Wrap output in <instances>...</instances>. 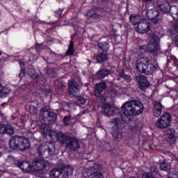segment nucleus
Returning <instances> with one entry per match:
<instances>
[{"mask_svg":"<svg viewBox=\"0 0 178 178\" xmlns=\"http://www.w3.org/2000/svg\"><path fill=\"white\" fill-rule=\"evenodd\" d=\"M143 2H151L152 0H142Z\"/></svg>","mask_w":178,"mask_h":178,"instance_id":"49","label":"nucleus"},{"mask_svg":"<svg viewBox=\"0 0 178 178\" xmlns=\"http://www.w3.org/2000/svg\"><path fill=\"white\" fill-rule=\"evenodd\" d=\"M49 92H51V90H49V89H47V90L44 91V94H46V95H47V94H49Z\"/></svg>","mask_w":178,"mask_h":178,"instance_id":"47","label":"nucleus"},{"mask_svg":"<svg viewBox=\"0 0 178 178\" xmlns=\"http://www.w3.org/2000/svg\"><path fill=\"white\" fill-rule=\"evenodd\" d=\"M0 94H4L5 95L8 94V88L6 87H3L1 83H0Z\"/></svg>","mask_w":178,"mask_h":178,"instance_id":"39","label":"nucleus"},{"mask_svg":"<svg viewBox=\"0 0 178 178\" xmlns=\"http://www.w3.org/2000/svg\"><path fill=\"white\" fill-rule=\"evenodd\" d=\"M27 73L32 79H37V77H38V74L35 72V70L33 68L28 69Z\"/></svg>","mask_w":178,"mask_h":178,"instance_id":"33","label":"nucleus"},{"mask_svg":"<svg viewBox=\"0 0 178 178\" xmlns=\"http://www.w3.org/2000/svg\"><path fill=\"white\" fill-rule=\"evenodd\" d=\"M106 98L104 97H101V100L99 101L100 106H102V113L104 116L110 118V116H113L115 112H116V107L111 106L109 104L106 103Z\"/></svg>","mask_w":178,"mask_h":178,"instance_id":"8","label":"nucleus"},{"mask_svg":"<svg viewBox=\"0 0 178 178\" xmlns=\"http://www.w3.org/2000/svg\"><path fill=\"white\" fill-rule=\"evenodd\" d=\"M147 16L152 22V23H154V24H157V23H159L161 22V19H162V16L161 14L158 12V10L155 9H150L147 10Z\"/></svg>","mask_w":178,"mask_h":178,"instance_id":"11","label":"nucleus"},{"mask_svg":"<svg viewBox=\"0 0 178 178\" xmlns=\"http://www.w3.org/2000/svg\"><path fill=\"white\" fill-rule=\"evenodd\" d=\"M62 13H63V9L56 11L55 17H56V19H60L62 17Z\"/></svg>","mask_w":178,"mask_h":178,"instance_id":"40","label":"nucleus"},{"mask_svg":"<svg viewBox=\"0 0 178 178\" xmlns=\"http://www.w3.org/2000/svg\"><path fill=\"white\" fill-rule=\"evenodd\" d=\"M104 95L106 101H108L109 98H116V97L118 96V91L115 89H112Z\"/></svg>","mask_w":178,"mask_h":178,"instance_id":"28","label":"nucleus"},{"mask_svg":"<svg viewBox=\"0 0 178 178\" xmlns=\"http://www.w3.org/2000/svg\"><path fill=\"white\" fill-rule=\"evenodd\" d=\"M19 65L21 66V69H23V67L24 66V63H22V62H19Z\"/></svg>","mask_w":178,"mask_h":178,"instance_id":"48","label":"nucleus"},{"mask_svg":"<svg viewBox=\"0 0 178 178\" xmlns=\"http://www.w3.org/2000/svg\"><path fill=\"white\" fill-rule=\"evenodd\" d=\"M156 8L161 13H169L170 12V4L167 0H157Z\"/></svg>","mask_w":178,"mask_h":178,"instance_id":"12","label":"nucleus"},{"mask_svg":"<svg viewBox=\"0 0 178 178\" xmlns=\"http://www.w3.org/2000/svg\"><path fill=\"white\" fill-rule=\"evenodd\" d=\"M172 117L169 113H165L156 122V127L158 129H166L170 126Z\"/></svg>","mask_w":178,"mask_h":178,"instance_id":"9","label":"nucleus"},{"mask_svg":"<svg viewBox=\"0 0 178 178\" xmlns=\"http://www.w3.org/2000/svg\"><path fill=\"white\" fill-rule=\"evenodd\" d=\"M150 29L151 26H149L148 20L143 19L142 21L138 23L136 28V31L137 33H139V34H147V33L149 31Z\"/></svg>","mask_w":178,"mask_h":178,"instance_id":"10","label":"nucleus"},{"mask_svg":"<svg viewBox=\"0 0 178 178\" xmlns=\"http://www.w3.org/2000/svg\"><path fill=\"white\" fill-rule=\"evenodd\" d=\"M42 47V44H37L36 45V49H40Z\"/></svg>","mask_w":178,"mask_h":178,"instance_id":"46","label":"nucleus"},{"mask_svg":"<svg viewBox=\"0 0 178 178\" xmlns=\"http://www.w3.org/2000/svg\"><path fill=\"white\" fill-rule=\"evenodd\" d=\"M151 172L152 173H158V168L154 166L151 168Z\"/></svg>","mask_w":178,"mask_h":178,"instance_id":"44","label":"nucleus"},{"mask_svg":"<svg viewBox=\"0 0 178 178\" xmlns=\"http://www.w3.org/2000/svg\"><path fill=\"white\" fill-rule=\"evenodd\" d=\"M122 77H124V79L127 80V81H130V80H131V78H130V76L127 74H124L122 76Z\"/></svg>","mask_w":178,"mask_h":178,"instance_id":"43","label":"nucleus"},{"mask_svg":"<svg viewBox=\"0 0 178 178\" xmlns=\"http://www.w3.org/2000/svg\"><path fill=\"white\" fill-rule=\"evenodd\" d=\"M142 178H154V177L152 176V174L149 172H145L143 173Z\"/></svg>","mask_w":178,"mask_h":178,"instance_id":"42","label":"nucleus"},{"mask_svg":"<svg viewBox=\"0 0 178 178\" xmlns=\"http://www.w3.org/2000/svg\"><path fill=\"white\" fill-rule=\"evenodd\" d=\"M17 165L18 168H19V169H22V170H24V172H32V166L28 161H17Z\"/></svg>","mask_w":178,"mask_h":178,"instance_id":"23","label":"nucleus"},{"mask_svg":"<svg viewBox=\"0 0 178 178\" xmlns=\"http://www.w3.org/2000/svg\"><path fill=\"white\" fill-rule=\"evenodd\" d=\"M163 109V105H162L161 102H155L152 111L154 116H155V118H159V115H162Z\"/></svg>","mask_w":178,"mask_h":178,"instance_id":"20","label":"nucleus"},{"mask_svg":"<svg viewBox=\"0 0 178 178\" xmlns=\"http://www.w3.org/2000/svg\"><path fill=\"white\" fill-rule=\"evenodd\" d=\"M96 59H97V62H99V63L105 62L108 59V56L106 55V53H105V52L101 53L96 56Z\"/></svg>","mask_w":178,"mask_h":178,"instance_id":"30","label":"nucleus"},{"mask_svg":"<svg viewBox=\"0 0 178 178\" xmlns=\"http://www.w3.org/2000/svg\"><path fill=\"white\" fill-rule=\"evenodd\" d=\"M40 130L44 137L49 136L50 139L55 143V141H59L60 144H66L72 138H69L62 133H56L51 128L48 127L45 124H42Z\"/></svg>","mask_w":178,"mask_h":178,"instance_id":"2","label":"nucleus"},{"mask_svg":"<svg viewBox=\"0 0 178 178\" xmlns=\"http://www.w3.org/2000/svg\"><path fill=\"white\" fill-rule=\"evenodd\" d=\"M50 177L51 178H59L62 175V168H56L50 171Z\"/></svg>","mask_w":178,"mask_h":178,"instance_id":"26","label":"nucleus"},{"mask_svg":"<svg viewBox=\"0 0 178 178\" xmlns=\"http://www.w3.org/2000/svg\"><path fill=\"white\" fill-rule=\"evenodd\" d=\"M79 85L74 79H71L68 82V91L71 97H76L79 92Z\"/></svg>","mask_w":178,"mask_h":178,"instance_id":"16","label":"nucleus"},{"mask_svg":"<svg viewBox=\"0 0 178 178\" xmlns=\"http://www.w3.org/2000/svg\"><path fill=\"white\" fill-rule=\"evenodd\" d=\"M70 115L69 116H65L64 118V123H65V126H69V124H70Z\"/></svg>","mask_w":178,"mask_h":178,"instance_id":"41","label":"nucleus"},{"mask_svg":"<svg viewBox=\"0 0 178 178\" xmlns=\"http://www.w3.org/2000/svg\"><path fill=\"white\" fill-rule=\"evenodd\" d=\"M160 169L161 170H164V172H168L170 169V165L166 162V160H163L160 164Z\"/></svg>","mask_w":178,"mask_h":178,"instance_id":"32","label":"nucleus"},{"mask_svg":"<svg viewBox=\"0 0 178 178\" xmlns=\"http://www.w3.org/2000/svg\"><path fill=\"white\" fill-rule=\"evenodd\" d=\"M86 102H87V99L83 97H78L76 101V105H84Z\"/></svg>","mask_w":178,"mask_h":178,"instance_id":"36","label":"nucleus"},{"mask_svg":"<svg viewBox=\"0 0 178 178\" xmlns=\"http://www.w3.org/2000/svg\"><path fill=\"white\" fill-rule=\"evenodd\" d=\"M73 52H74V43L71 41L66 54L67 55H73Z\"/></svg>","mask_w":178,"mask_h":178,"instance_id":"34","label":"nucleus"},{"mask_svg":"<svg viewBox=\"0 0 178 178\" xmlns=\"http://www.w3.org/2000/svg\"><path fill=\"white\" fill-rule=\"evenodd\" d=\"M6 164L7 166H10V165H17V160L13 156H8L6 159Z\"/></svg>","mask_w":178,"mask_h":178,"instance_id":"27","label":"nucleus"},{"mask_svg":"<svg viewBox=\"0 0 178 178\" xmlns=\"http://www.w3.org/2000/svg\"><path fill=\"white\" fill-rule=\"evenodd\" d=\"M121 108L123 112L122 120L125 123H130L134 116H138L144 111V105L138 100L126 102Z\"/></svg>","mask_w":178,"mask_h":178,"instance_id":"1","label":"nucleus"},{"mask_svg":"<svg viewBox=\"0 0 178 178\" xmlns=\"http://www.w3.org/2000/svg\"><path fill=\"white\" fill-rule=\"evenodd\" d=\"M108 74H109V71L104 68L97 73V77H98L99 79H105V77H106Z\"/></svg>","mask_w":178,"mask_h":178,"instance_id":"29","label":"nucleus"},{"mask_svg":"<svg viewBox=\"0 0 178 178\" xmlns=\"http://www.w3.org/2000/svg\"><path fill=\"white\" fill-rule=\"evenodd\" d=\"M139 49L141 54H144V52H146L148 49H149L151 52H155V51L158 49V42L156 40H152L148 46L143 44L140 47Z\"/></svg>","mask_w":178,"mask_h":178,"instance_id":"13","label":"nucleus"},{"mask_svg":"<svg viewBox=\"0 0 178 178\" xmlns=\"http://www.w3.org/2000/svg\"><path fill=\"white\" fill-rule=\"evenodd\" d=\"M143 21V17L138 15L132 14L130 16V22L134 25L136 26V24H138L140 22Z\"/></svg>","mask_w":178,"mask_h":178,"instance_id":"25","label":"nucleus"},{"mask_svg":"<svg viewBox=\"0 0 178 178\" xmlns=\"http://www.w3.org/2000/svg\"><path fill=\"white\" fill-rule=\"evenodd\" d=\"M130 137H131V135L128 136V138H127L128 141H130V140H131V138H130Z\"/></svg>","mask_w":178,"mask_h":178,"instance_id":"51","label":"nucleus"},{"mask_svg":"<svg viewBox=\"0 0 178 178\" xmlns=\"http://www.w3.org/2000/svg\"><path fill=\"white\" fill-rule=\"evenodd\" d=\"M9 144L13 149H19L20 151L29 149L31 145L29 139L20 136H14L10 139Z\"/></svg>","mask_w":178,"mask_h":178,"instance_id":"4","label":"nucleus"},{"mask_svg":"<svg viewBox=\"0 0 178 178\" xmlns=\"http://www.w3.org/2000/svg\"><path fill=\"white\" fill-rule=\"evenodd\" d=\"M98 48L102 49L103 52H106L108 49H109V44L108 42H100L97 44Z\"/></svg>","mask_w":178,"mask_h":178,"instance_id":"31","label":"nucleus"},{"mask_svg":"<svg viewBox=\"0 0 178 178\" xmlns=\"http://www.w3.org/2000/svg\"><path fill=\"white\" fill-rule=\"evenodd\" d=\"M46 166H47V164H45V161H44V160L35 159L32 163V172L44 170Z\"/></svg>","mask_w":178,"mask_h":178,"instance_id":"17","label":"nucleus"},{"mask_svg":"<svg viewBox=\"0 0 178 178\" xmlns=\"http://www.w3.org/2000/svg\"><path fill=\"white\" fill-rule=\"evenodd\" d=\"M99 16H101V15H99L98 8H92L86 13V17H88V19H90V17L92 19H98Z\"/></svg>","mask_w":178,"mask_h":178,"instance_id":"24","label":"nucleus"},{"mask_svg":"<svg viewBox=\"0 0 178 178\" xmlns=\"http://www.w3.org/2000/svg\"><path fill=\"white\" fill-rule=\"evenodd\" d=\"M67 147L72 151H79L80 149V143L79 140L74 138H71L70 141L67 143Z\"/></svg>","mask_w":178,"mask_h":178,"instance_id":"21","label":"nucleus"},{"mask_svg":"<svg viewBox=\"0 0 178 178\" xmlns=\"http://www.w3.org/2000/svg\"><path fill=\"white\" fill-rule=\"evenodd\" d=\"M174 42L176 47H178V35H176L174 38Z\"/></svg>","mask_w":178,"mask_h":178,"instance_id":"45","label":"nucleus"},{"mask_svg":"<svg viewBox=\"0 0 178 178\" xmlns=\"http://www.w3.org/2000/svg\"><path fill=\"white\" fill-rule=\"evenodd\" d=\"M29 109V112L32 115H37V113H38V110H37V108L34 106H30Z\"/></svg>","mask_w":178,"mask_h":178,"instance_id":"37","label":"nucleus"},{"mask_svg":"<svg viewBox=\"0 0 178 178\" xmlns=\"http://www.w3.org/2000/svg\"><path fill=\"white\" fill-rule=\"evenodd\" d=\"M0 134L13 136L15 134V128L9 124H0Z\"/></svg>","mask_w":178,"mask_h":178,"instance_id":"18","label":"nucleus"},{"mask_svg":"<svg viewBox=\"0 0 178 178\" xmlns=\"http://www.w3.org/2000/svg\"><path fill=\"white\" fill-rule=\"evenodd\" d=\"M172 17L177 21V23L174 25V30L178 33V9L176 13L172 14Z\"/></svg>","mask_w":178,"mask_h":178,"instance_id":"35","label":"nucleus"},{"mask_svg":"<svg viewBox=\"0 0 178 178\" xmlns=\"http://www.w3.org/2000/svg\"><path fill=\"white\" fill-rule=\"evenodd\" d=\"M86 112H88V111H85L83 112V113H86Z\"/></svg>","mask_w":178,"mask_h":178,"instance_id":"52","label":"nucleus"},{"mask_svg":"<svg viewBox=\"0 0 178 178\" xmlns=\"http://www.w3.org/2000/svg\"><path fill=\"white\" fill-rule=\"evenodd\" d=\"M106 89V84L104 82H101L99 83H97L95 88V95L97 97L98 101H101V97H105V95H102V91Z\"/></svg>","mask_w":178,"mask_h":178,"instance_id":"15","label":"nucleus"},{"mask_svg":"<svg viewBox=\"0 0 178 178\" xmlns=\"http://www.w3.org/2000/svg\"><path fill=\"white\" fill-rule=\"evenodd\" d=\"M112 124L113 127L112 131V136L115 140H122L123 138V129H124V124L122 123V121L119 118H114L112 120Z\"/></svg>","mask_w":178,"mask_h":178,"instance_id":"6","label":"nucleus"},{"mask_svg":"<svg viewBox=\"0 0 178 178\" xmlns=\"http://www.w3.org/2000/svg\"><path fill=\"white\" fill-rule=\"evenodd\" d=\"M2 55V51H0V56Z\"/></svg>","mask_w":178,"mask_h":178,"instance_id":"53","label":"nucleus"},{"mask_svg":"<svg viewBox=\"0 0 178 178\" xmlns=\"http://www.w3.org/2000/svg\"><path fill=\"white\" fill-rule=\"evenodd\" d=\"M82 175L83 178H104L102 166L95 164L88 168H84Z\"/></svg>","mask_w":178,"mask_h":178,"instance_id":"5","label":"nucleus"},{"mask_svg":"<svg viewBox=\"0 0 178 178\" xmlns=\"http://www.w3.org/2000/svg\"><path fill=\"white\" fill-rule=\"evenodd\" d=\"M61 175L63 178H69L73 176V167L70 165H65L61 168Z\"/></svg>","mask_w":178,"mask_h":178,"instance_id":"22","label":"nucleus"},{"mask_svg":"<svg viewBox=\"0 0 178 178\" xmlns=\"http://www.w3.org/2000/svg\"><path fill=\"white\" fill-rule=\"evenodd\" d=\"M136 67L140 73L145 74H153L156 71V66L149 63L147 57H141L136 60Z\"/></svg>","mask_w":178,"mask_h":178,"instance_id":"3","label":"nucleus"},{"mask_svg":"<svg viewBox=\"0 0 178 178\" xmlns=\"http://www.w3.org/2000/svg\"><path fill=\"white\" fill-rule=\"evenodd\" d=\"M55 153V145L49 142L42 143L38 147V154L42 158H49Z\"/></svg>","mask_w":178,"mask_h":178,"instance_id":"7","label":"nucleus"},{"mask_svg":"<svg viewBox=\"0 0 178 178\" xmlns=\"http://www.w3.org/2000/svg\"><path fill=\"white\" fill-rule=\"evenodd\" d=\"M40 114L42 116H45V115H48L47 120L49 122V124H54V123L56 122V119L58 115L54 112H49L47 109V108H44L40 111Z\"/></svg>","mask_w":178,"mask_h":178,"instance_id":"14","label":"nucleus"},{"mask_svg":"<svg viewBox=\"0 0 178 178\" xmlns=\"http://www.w3.org/2000/svg\"><path fill=\"white\" fill-rule=\"evenodd\" d=\"M171 2H174L175 3H177L178 2V0H170Z\"/></svg>","mask_w":178,"mask_h":178,"instance_id":"50","label":"nucleus"},{"mask_svg":"<svg viewBox=\"0 0 178 178\" xmlns=\"http://www.w3.org/2000/svg\"><path fill=\"white\" fill-rule=\"evenodd\" d=\"M138 84L140 90H147L149 87V82L147 80V78L143 75L138 76Z\"/></svg>","mask_w":178,"mask_h":178,"instance_id":"19","label":"nucleus"},{"mask_svg":"<svg viewBox=\"0 0 178 178\" xmlns=\"http://www.w3.org/2000/svg\"><path fill=\"white\" fill-rule=\"evenodd\" d=\"M143 127L142 124H139L138 126H135L132 128V131L134 133H139V131H141V128Z\"/></svg>","mask_w":178,"mask_h":178,"instance_id":"38","label":"nucleus"}]
</instances>
